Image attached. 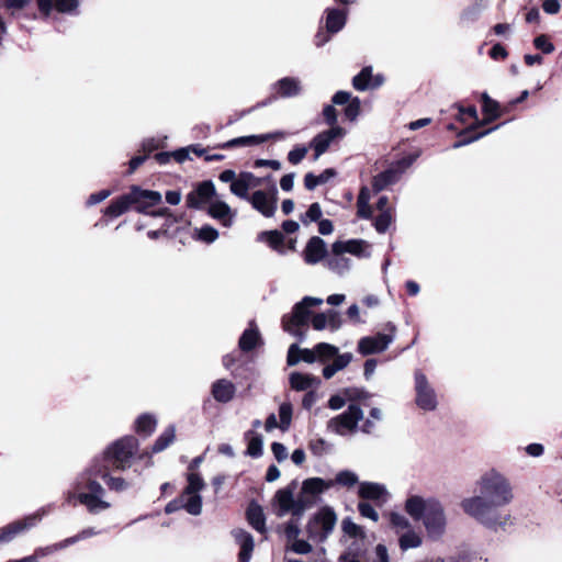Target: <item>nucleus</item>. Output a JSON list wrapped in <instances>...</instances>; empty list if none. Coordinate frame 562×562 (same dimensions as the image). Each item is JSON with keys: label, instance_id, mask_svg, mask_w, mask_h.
Instances as JSON below:
<instances>
[{"label": "nucleus", "instance_id": "obj_1", "mask_svg": "<svg viewBox=\"0 0 562 562\" xmlns=\"http://www.w3.org/2000/svg\"><path fill=\"white\" fill-rule=\"evenodd\" d=\"M477 495L462 499V510L488 529L505 528L508 515L499 508L509 505L514 499L509 480L499 471L490 469L476 481Z\"/></svg>", "mask_w": 562, "mask_h": 562}, {"label": "nucleus", "instance_id": "obj_2", "mask_svg": "<svg viewBox=\"0 0 562 562\" xmlns=\"http://www.w3.org/2000/svg\"><path fill=\"white\" fill-rule=\"evenodd\" d=\"M138 449V441L133 436L123 437L111 443L102 454L94 457L86 470L93 477L106 479L111 469L125 470Z\"/></svg>", "mask_w": 562, "mask_h": 562}, {"label": "nucleus", "instance_id": "obj_3", "mask_svg": "<svg viewBox=\"0 0 562 562\" xmlns=\"http://www.w3.org/2000/svg\"><path fill=\"white\" fill-rule=\"evenodd\" d=\"M404 508L414 520L423 521L429 539L439 540L445 535L447 517L438 499L412 495L406 499Z\"/></svg>", "mask_w": 562, "mask_h": 562}, {"label": "nucleus", "instance_id": "obj_4", "mask_svg": "<svg viewBox=\"0 0 562 562\" xmlns=\"http://www.w3.org/2000/svg\"><path fill=\"white\" fill-rule=\"evenodd\" d=\"M323 304V300L313 296H305L296 303L290 314L282 317V327L284 331L303 340L305 334L303 328L313 317L312 307Z\"/></svg>", "mask_w": 562, "mask_h": 562}, {"label": "nucleus", "instance_id": "obj_5", "mask_svg": "<svg viewBox=\"0 0 562 562\" xmlns=\"http://www.w3.org/2000/svg\"><path fill=\"white\" fill-rule=\"evenodd\" d=\"M337 522V515L329 506L318 509L306 525L308 539L315 543H323L334 531Z\"/></svg>", "mask_w": 562, "mask_h": 562}, {"label": "nucleus", "instance_id": "obj_6", "mask_svg": "<svg viewBox=\"0 0 562 562\" xmlns=\"http://www.w3.org/2000/svg\"><path fill=\"white\" fill-rule=\"evenodd\" d=\"M363 419V411L356 403H350L347 411L338 414L327 422L326 428L329 432L348 437L359 430V422Z\"/></svg>", "mask_w": 562, "mask_h": 562}, {"label": "nucleus", "instance_id": "obj_7", "mask_svg": "<svg viewBox=\"0 0 562 562\" xmlns=\"http://www.w3.org/2000/svg\"><path fill=\"white\" fill-rule=\"evenodd\" d=\"M78 501L91 514H99L111 507V503L105 499V490L93 479H88L82 485V491L78 492Z\"/></svg>", "mask_w": 562, "mask_h": 562}, {"label": "nucleus", "instance_id": "obj_8", "mask_svg": "<svg viewBox=\"0 0 562 562\" xmlns=\"http://www.w3.org/2000/svg\"><path fill=\"white\" fill-rule=\"evenodd\" d=\"M188 485L180 495L183 501V509L193 516H198L202 512V497L200 492L204 488L205 483L199 473L188 474Z\"/></svg>", "mask_w": 562, "mask_h": 562}, {"label": "nucleus", "instance_id": "obj_9", "mask_svg": "<svg viewBox=\"0 0 562 562\" xmlns=\"http://www.w3.org/2000/svg\"><path fill=\"white\" fill-rule=\"evenodd\" d=\"M417 157L418 154L406 156L396 161V164L392 165L386 170L376 175L372 180L373 191L378 193L389 186L396 183L405 170L414 164Z\"/></svg>", "mask_w": 562, "mask_h": 562}, {"label": "nucleus", "instance_id": "obj_10", "mask_svg": "<svg viewBox=\"0 0 562 562\" xmlns=\"http://www.w3.org/2000/svg\"><path fill=\"white\" fill-rule=\"evenodd\" d=\"M241 200L250 203L254 210L269 218L274 216L278 209V188L272 184L268 190H256Z\"/></svg>", "mask_w": 562, "mask_h": 562}, {"label": "nucleus", "instance_id": "obj_11", "mask_svg": "<svg viewBox=\"0 0 562 562\" xmlns=\"http://www.w3.org/2000/svg\"><path fill=\"white\" fill-rule=\"evenodd\" d=\"M274 502L278 507V516L282 517L291 513L293 516L300 517L304 513L308 501L302 499L301 497L295 501L292 491L283 488L276 493Z\"/></svg>", "mask_w": 562, "mask_h": 562}, {"label": "nucleus", "instance_id": "obj_12", "mask_svg": "<svg viewBox=\"0 0 562 562\" xmlns=\"http://www.w3.org/2000/svg\"><path fill=\"white\" fill-rule=\"evenodd\" d=\"M416 404L424 411H434L437 407V396L426 375L422 371L415 372Z\"/></svg>", "mask_w": 562, "mask_h": 562}, {"label": "nucleus", "instance_id": "obj_13", "mask_svg": "<svg viewBox=\"0 0 562 562\" xmlns=\"http://www.w3.org/2000/svg\"><path fill=\"white\" fill-rule=\"evenodd\" d=\"M345 135L346 130L341 126H333L315 135L310 143V147L314 150V160H317L333 144L342 139Z\"/></svg>", "mask_w": 562, "mask_h": 562}, {"label": "nucleus", "instance_id": "obj_14", "mask_svg": "<svg viewBox=\"0 0 562 562\" xmlns=\"http://www.w3.org/2000/svg\"><path fill=\"white\" fill-rule=\"evenodd\" d=\"M390 328L391 334L379 333L375 336L362 337L358 341V351L362 356H368L372 353H379L387 349L394 339L393 333L395 331V327L393 325H391Z\"/></svg>", "mask_w": 562, "mask_h": 562}, {"label": "nucleus", "instance_id": "obj_15", "mask_svg": "<svg viewBox=\"0 0 562 562\" xmlns=\"http://www.w3.org/2000/svg\"><path fill=\"white\" fill-rule=\"evenodd\" d=\"M133 207L142 214H149V209L161 202V194L158 191L144 190L137 186L131 188Z\"/></svg>", "mask_w": 562, "mask_h": 562}, {"label": "nucleus", "instance_id": "obj_16", "mask_svg": "<svg viewBox=\"0 0 562 562\" xmlns=\"http://www.w3.org/2000/svg\"><path fill=\"white\" fill-rule=\"evenodd\" d=\"M358 495L360 498L371 501L380 507L390 498V493L384 484L368 481L359 483Z\"/></svg>", "mask_w": 562, "mask_h": 562}, {"label": "nucleus", "instance_id": "obj_17", "mask_svg": "<svg viewBox=\"0 0 562 562\" xmlns=\"http://www.w3.org/2000/svg\"><path fill=\"white\" fill-rule=\"evenodd\" d=\"M215 187L212 181L200 182L190 193L186 203L190 209H200L215 195Z\"/></svg>", "mask_w": 562, "mask_h": 562}, {"label": "nucleus", "instance_id": "obj_18", "mask_svg": "<svg viewBox=\"0 0 562 562\" xmlns=\"http://www.w3.org/2000/svg\"><path fill=\"white\" fill-rule=\"evenodd\" d=\"M270 176L266 178L256 177L252 172L243 171L238 175V181L234 183L232 193L237 198H248L249 191L260 187L265 181H269Z\"/></svg>", "mask_w": 562, "mask_h": 562}, {"label": "nucleus", "instance_id": "obj_19", "mask_svg": "<svg viewBox=\"0 0 562 562\" xmlns=\"http://www.w3.org/2000/svg\"><path fill=\"white\" fill-rule=\"evenodd\" d=\"M370 244L362 239H350L347 241H336L331 246L335 255H344L349 252L360 258H368L370 256Z\"/></svg>", "mask_w": 562, "mask_h": 562}, {"label": "nucleus", "instance_id": "obj_20", "mask_svg": "<svg viewBox=\"0 0 562 562\" xmlns=\"http://www.w3.org/2000/svg\"><path fill=\"white\" fill-rule=\"evenodd\" d=\"M334 486L333 480H324L321 477H311L306 479L302 484V499L310 501L306 503L310 504L313 502V499H310L307 496L311 495L312 497H315L325 491L329 490Z\"/></svg>", "mask_w": 562, "mask_h": 562}, {"label": "nucleus", "instance_id": "obj_21", "mask_svg": "<svg viewBox=\"0 0 562 562\" xmlns=\"http://www.w3.org/2000/svg\"><path fill=\"white\" fill-rule=\"evenodd\" d=\"M327 248L325 241L317 236L312 237L303 251L304 260L308 265L318 263L325 258Z\"/></svg>", "mask_w": 562, "mask_h": 562}, {"label": "nucleus", "instance_id": "obj_22", "mask_svg": "<svg viewBox=\"0 0 562 562\" xmlns=\"http://www.w3.org/2000/svg\"><path fill=\"white\" fill-rule=\"evenodd\" d=\"M348 10L339 8H327L325 10L326 31L335 34L344 29L347 21Z\"/></svg>", "mask_w": 562, "mask_h": 562}, {"label": "nucleus", "instance_id": "obj_23", "mask_svg": "<svg viewBox=\"0 0 562 562\" xmlns=\"http://www.w3.org/2000/svg\"><path fill=\"white\" fill-rule=\"evenodd\" d=\"M209 214L225 227H231L233 225L236 215L231 206L224 201H214L210 203Z\"/></svg>", "mask_w": 562, "mask_h": 562}, {"label": "nucleus", "instance_id": "obj_24", "mask_svg": "<svg viewBox=\"0 0 562 562\" xmlns=\"http://www.w3.org/2000/svg\"><path fill=\"white\" fill-rule=\"evenodd\" d=\"M36 516H30L23 520L12 522L0 529V543L13 540L19 533L35 524Z\"/></svg>", "mask_w": 562, "mask_h": 562}, {"label": "nucleus", "instance_id": "obj_25", "mask_svg": "<svg viewBox=\"0 0 562 562\" xmlns=\"http://www.w3.org/2000/svg\"><path fill=\"white\" fill-rule=\"evenodd\" d=\"M211 392L216 402L228 403L234 398L236 387L229 380L220 379L212 384Z\"/></svg>", "mask_w": 562, "mask_h": 562}, {"label": "nucleus", "instance_id": "obj_26", "mask_svg": "<svg viewBox=\"0 0 562 562\" xmlns=\"http://www.w3.org/2000/svg\"><path fill=\"white\" fill-rule=\"evenodd\" d=\"M232 533L240 547L239 562H249L255 546L252 536L243 529H235Z\"/></svg>", "mask_w": 562, "mask_h": 562}, {"label": "nucleus", "instance_id": "obj_27", "mask_svg": "<svg viewBox=\"0 0 562 562\" xmlns=\"http://www.w3.org/2000/svg\"><path fill=\"white\" fill-rule=\"evenodd\" d=\"M274 89L281 98H293L302 92L301 80L295 77H284L274 83Z\"/></svg>", "mask_w": 562, "mask_h": 562}, {"label": "nucleus", "instance_id": "obj_28", "mask_svg": "<svg viewBox=\"0 0 562 562\" xmlns=\"http://www.w3.org/2000/svg\"><path fill=\"white\" fill-rule=\"evenodd\" d=\"M133 207L131 191L111 201L104 214L110 217H119Z\"/></svg>", "mask_w": 562, "mask_h": 562}, {"label": "nucleus", "instance_id": "obj_29", "mask_svg": "<svg viewBox=\"0 0 562 562\" xmlns=\"http://www.w3.org/2000/svg\"><path fill=\"white\" fill-rule=\"evenodd\" d=\"M333 359V362L323 368V376L326 380L331 379L338 371L347 368L353 359L351 352L337 353Z\"/></svg>", "mask_w": 562, "mask_h": 562}, {"label": "nucleus", "instance_id": "obj_30", "mask_svg": "<svg viewBox=\"0 0 562 562\" xmlns=\"http://www.w3.org/2000/svg\"><path fill=\"white\" fill-rule=\"evenodd\" d=\"M259 344H261L260 333L254 322H251L249 328L240 336L238 346L241 351L248 352L255 349Z\"/></svg>", "mask_w": 562, "mask_h": 562}, {"label": "nucleus", "instance_id": "obj_31", "mask_svg": "<svg viewBox=\"0 0 562 562\" xmlns=\"http://www.w3.org/2000/svg\"><path fill=\"white\" fill-rule=\"evenodd\" d=\"M319 383V379L313 376L312 374L293 372L290 375L291 387L296 391H307L310 389L318 386Z\"/></svg>", "mask_w": 562, "mask_h": 562}, {"label": "nucleus", "instance_id": "obj_32", "mask_svg": "<svg viewBox=\"0 0 562 562\" xmlns=\"http://www.w3.org/2000/svg\"><path fill=\"white\" fill-rule=\"evenodd\" d=\"M481 99L483 102L482 110L485 114V119L482 122H479L477 126L487 124V123L501 117V115H502L498 102L493 100L486 92L482 93Z\"/></svg>", "mask_w": 562, "mask_h": 562}, {"label": "nucleus", "instance_id": "obj_33", "mask_svg": "<svg viewBox=\"0 0 562 562\" xmlns=\"http://www.w3.org/2000/svg\"><path fill=\"white\" fill-rule=\"evenodd\" d=\"M41 13L49 16L53 12L65 13L70 10V0H36Z\"/></svg>", "mask_w": 562, "mask_h": 562}, {"label": "nucleus", "instance_id": "obj_34", "mask_svg": "<svg viewBox=\"0 0 562 562\" xmlns=\"http://www.w3.org/2000/svg\"><path fill=\"white\" fill-rule=\"evenodd\" d=\"M422 543L423 537L414 528L398 535V546L402 551L419 548Z\"/></svg>", "mask_w": 562, "mask_h": 562}, {"label": "nucleus", "instance_id": "obj_35", "mask_svg": "<svg viewBox=\"0 0 562 562\" xmlns=\"http://www.w3.org/2000/svg\"><path fill=\"white\" fill-rule=\"evenodd\" d=\"M370 199L371 194L369 188L362 187L357 199V214L359 217L366 220L372 217L373 211L370 206Z\"/></svg>", "mask_w": 562, "mask_h": 562}, {"label": "nucleus", "instance_id": "obj_36", "mask_svg": "<svg viewBox=\"0 0 562 562\" xmlns=\"http://www.w3.org/2000/svg\"><path fill=\"white\" fill-rule=\"evenodd\" d=\"M476 126H477V124L474 125V126H471L468 130H464L463 132H461L459 134L460 139L452 145V148L457 149V148H460L462 146L469 145V144L480 139L481 137L490 134L492 131H494V130H496L498 127V126H495V127L486 130L484 132L473 134V131H474V128Z\"/></svg>", "mask_w": 562, "mask_h": 562}, {"label": "nucleus", "instance_id": "obj_37", "mask_svg": "<svg viewBox=\"0 0 562 562\" xmlns=\"http://www.w3.org/2000/svg\"><path fill=\"white\" fill-rule=\"evenodd\" d=\"M245 439L248 442L247 454L252 458H259L262 454V436L257 434L255 430H248L245 434Z\"/></svg>", "mask_w": 562, "mask_h": 562}, {"label": "nucleus", "instance_id": "obj_38", "mask_svg": "<svg viewBox=\"0 0 562 562\" xmlns=\"http://www.w3.org/2000/svg\"><path fill=\"white\" fill-rule=\"evenodd\" d=\"M249 524L259 532L265 531V515L262 508L257 504H250L247 509Z\"/></svg>", "mask_w": 562, "mask_h": 562}, {"label": "nucleus", "instance_id": "obj_39", "mask_svg": "<svg viewBox=\"0 0 562 562\" xmlns=\"http://www.w3.org/2000/svg\"><path fill=\"white\" fill-rule=\"evenodd\" d=\"M336 172L334 169H325L321 175L315 176L308 172L304 177V186L307 190L312 191L317 186L326 183L330 178L335 177Z\"/></svg>", "mask_w": 562, "mask_h": 562}, {"label": "nucleus", "instance_id": "obj_40", "mask_svg": "<svg viewBox=\"0 0 562 562\" xmlns=\"http://www.w3.org/2000/svg\"><path fill=\"white\" fill-rule=\"evenodd\" d=\"M176 428L175 426H168L162 434L156 439L151 450L154 453L160 452L168 448L175 440Z\"/></svg>", "mask_w": 562, "mask_h": 562}, {"label": "nucleus", "instance_id": "obj_41", "mask_svg": "<svg viewBox=\"0 0 562 562\" xmlns=\"http://www.w3.org/2000/svg\"><path fill=\"white\" fill-rule=\"evenodd\" d=\"M327 267L329 270L341 276L349 271L351 261L342 255H335L333 252V256L327 260Z\"/></svg>", "mask_w": 562, "mask_h": 562}, {"label": "nucleus", "instance_id": "obj_42", "mask_svg": "<svg viewBox=\"0 0 562 562\" xmlns=\"http://www.w3.org/2000/svg\"><path fill=\"white\" fill-rule=\"evenodd\" d=\"M259 239L267 241L272 249L278 250L280 252L283 251L282 247H283L284 237L281 232H279V231L262 232L259 235Z\"/></svg>", "mask_w": 562, "mask_h": 562}, {"label": "nucleus", "instance_id": "obj_43", "mask_svg": "<svg viewBox=\"0 0 562 562\" xmlns=\"http://www.w3.org/2000/svg\"><path fill=\"white\" fill-rule=\"evenodd\" d=\"M333 482H334V484H338V485H340L342 487H347V488H351L357 484L359 485V483H360L357 473H355L353 471H350V470L339 471L336 474L335 480Z\"/></svg>", "mask_w": 562, "mask_h": 562}, {"label": "nucleus", "instance_id": "obj_44", "mask_svg": "<svg viewBox=\"0 0 562 562\" xmlns=\"http://www.w3.org/2000/svg\"><path fill=\"white\" fill-rule=\"evenodd\" d=\"M157 422L154 416L144 414L136 419V431L149 436L156 428Z\"/></svg>", "mask_w": 562, "mask_h": 562}, {"label": "nucleus", "instance_id": "obj_45", "mask_svg": "<svg viewBox=\"0 0 562 562\" xmlns=\"http://www.w3.org/2000/svg\"><path fill=\"white\" fill-rule=\"evenodd\" d=\"M390 525L397 536L413 528L411 521L403 514L394 512L390 514Z\"/></svg>", "mask_w": 562, "mask_h": 562}, {"label": "nucleus", "instance_id": "obj_46", "mask_svg": "<svg viewBox=\"0 0 562 562\" xmlns=\"http://www.w3.org/2000/svg\"><path fill=\"white\" fill-rule=\"evenodd\" d=\"M372 68L364 67L357 76L353 77L352 85L355 89L364 91L371 88Z\"/></svg>", "mask_w": 562, "mask_h": 562}, {"label": "nucleus", "instance_id": "obj_47", "mask_svg": "<svg viewBox=\"0 0 562 562\" xmlns=\"http://www.w3.org/2000/svg\"><path fill=\"white\" fill-rule=\"evenodd\" d=\"M217 237L218 232L211 225H204L200 228H195L193 233V238L206 244L215 241Z\"/></svg>", "mask_w": 562, "mask_h": 562}, {"label": "nucleus", "instance_id": "obj_48", "mask_svg": "<svg viewBox=\"0 0 562 562\" xmlns=\"http://www.w3.org/2000/svg\"><path fill=\"white\" fill-rule=\"evenodd\" d=\"M316 351V358L319 362H325L334 358L338 353V348L327 342H319L314 346Z\"/></svg>", "mask_w": 562, "mask_h": 562}, {"label": "nucleus", "instance_id": "obj_49", "mask_svg": "<svg viewBox=\"0 0 562 562\" xmlns=\"http://www.w3.org/2000/svg\"><path fill=\"white\" fill-rule=\"evenodd\" d=\"M259 144V135H248L229 139L226 143H224L221 147L228 149L237 146H254Z\"/></svg>", "mask_w": 562, "mask_h": 562}, {"label": "nucleus", "instance_id": "obj_50", "mask_svg": "<svg viewBox=\"0 0 562 562\" xmlns=\"http://www.w3.org/2000/svg\"><path fill=\"white\" fill-rule=\"evenodd\" d=\"M292 413H293V409H292L291 403L284 402L280 405V407H279V417H280L279 428L282 431H286L290 428L291 420H292Z\"/></svg>", "mask_w": 562, "mask_h": 562}, {"label": "nucleus", "instance_id": "obj_51", "mask_svg": "<svg viewBox=\"0 0 562 562\" xmlns=\"http://www.w3.org/2000/svg\"><path fill=\"white\" fill-rule=\"evenodd\" d=\"M393 222V211L380 212L373 223L374 228L378 233H385Z\"/></svg>", "mask_w": 562, "mask_h": 562}, {"label": "nucleus", "instance_id": "obj_52", "mask_svg": "<svg viewBox=\"0 0 562 562\" xmlns=\"http://www.w3.org/2000/svg\"><path fill=\"white\" fill-rule=\"evenodd\" d=\"M341 528L345 535L351 538L363 539L366 537L364 530L361 526L355 524L350 518H345L341 522Z\"/></svg>", "mask_w": 562, "mask_h": 562}, {"label": "nucleus", "instance_id": "obj_53", "mask_svg": "<svg viewBox=\"0 0 562 562\" xmlns=\"http://www.w3.org/2000/svg\"><path fill=\"white\" fill-rule=\"evenodd\" d=\"M486 7V0H476L472 5L467 8L462 14L461 18L463 20H475L477 15L484 10Z\"/></svg>", "mask_w": 562, "mask_h": 562}, {"label": "nucleus", "instance_id": "obj_54", "mask_svg": "<svg viewBox=\"0 0 562 562\" xmlns=\"http://www.w3.org/2000/svg\"><path fill=\"white\" fill-rule=\"evenodd\" d=\"M322 217V209L319 203H312L306 213L301 217L303 224L307 225L312 222H317Z\"/></svg>", "mask_w": 562, "mask_h": 562}, {"label": "nucleus", "instance_id": "obj_55", "mask_svg": "<svg viewBox=\"0 0 562 562\" xmlns=\"http://www.w3.org/2000/svg\"><path fill=\"white\" fill-rule=\"evenodd\" d=\"M307 151H308V147H306L304 145H296L288 154L289 162L292 165L300 164L305 158Z\"/></svg>", "mask_w": 562, "mask_h": 562}, {"label": "nucleus", "instance_id": "obj_56", "mask_svg": "<svg viewBox=\"0 0 562 562\" xmlns=\"http://www.w3.org/2000/svg\"><path fill=\"white\" fill-rule=\"evenodd\" d=\"M357 508L362 517L371 519L374 522L379 520V514L370 503L359 502Z\"/></svg>", "mask_w": 562, "mask_h": 562}, {"label": "nucleus", "instance_id": "obj_57", "mask_svg": "<svg viewBox=\"0 0 562 562\" xmlns=\"http://www.w3.org/2000/svg\"><path fill=\"white\" fill-rule=\"evenodd\" d=\"M346 397V401L356 402L367 398L368 394L364 390L359 387H346L340 391Z\"/></svg>", "mask_w": 562, "mask_h": 562}, {"label": "nucleus", "instance_id": "obj_58", "mask_svg": "<svg viewBox=\"0 0 562 562\" xmlns=\"http://www.w3.org/2000/svg\"><path fill=\"white\" fill-rule=\"evenodd\" d=\"M103 480L108 487L115 492H123L128 487V483L123 477L111 476L110 471L108 472V477Z\"/></svg>", "mask_w": 562, "mask_h": 562}, {"label": "nucleus", "instance_id": "obj_59", "mask_svg": "<svg viewBox=\"0 0 562 562\" xmlns=\"http://www.w3.org/2000/svg\"><path fill=\"white\" fill-rule=\"evenodd\" d=\"M325 315L327 318L328 329L330 331H336L341 327L342 321L337 311L328 310L327 312H325Z\"/></svg>", "mask_w": 562, "mask_h": 562}, {"label": "nucleus", "instance_id": "obj_60", "mask_svg": "<svg viewBox=\"0 0 562 562\" xmlns=\"http://www.w3.org/2000/svg\"><path fill=\"white\" fill-rule=\"evenodd\" d=\"M360 113V100L359 98L351 99L345 108V115L348 120L355 121Z\"/></svg>", "mask_w": 562, "mask_h": 562}, {"label": "nucleus", "instance_id": "obj_61", "mask_svg": "<svg viewBox=\"0 0 562 562\" xmlns=\"http://www.w3.org/2000/svg\"><path fill=\"white\" fill-rule=\"evenodd\" d=\"M533 45L537 49L542 50L544 54H550L554 50V46L549 42L546 35H539L533 40Z\"/></svg>", "mask_w": 562, "mask_h": 562}, {"label": "nucleus", "instance_id": "obj_62", "mask_svg": "<svg viewBox=\"0 0 562 562\" xmlns=\"http://www.w3.org/2000/svg\"><path fill=\"white\" fill-rule=\"evenodd\" d=\"M291 549L297 554H307L312 551V546L302 539L292 540Z\"/></svg>", "mask_w": 562, "mask_h": 562}, {"label": "nucleus", "instance_id": "obj_63", "mask_svg": "<svg viewBox=\"0 0 562 562\" xmlns=\"http://www.w3.org/2000/svg\"><path fill=\"white\" fill-rule=\"evenodd\" d=\"M271 451L278 462H282L288 459V449L283 443L273 442L271 445Z\"/></svg>", "mask_w": 562, "mask_h": 562}, {"label": "nucleus", "instance_id": "obj_64", "mask_svg": "<svg viewBox=\"0 0 562 562\" xmlns=\"http://www.w3.org/2000/svg\"><path fill=\"white\" fill-rule=\"evenodd\" d=\"M311 324H312V327L315 330H323L325 328H328V324H327V318H326L325 312L324 313L314 314L312 319H311Z\"/></svg>", "mask_w": 562, "mask_h": 562}]
</instances>
